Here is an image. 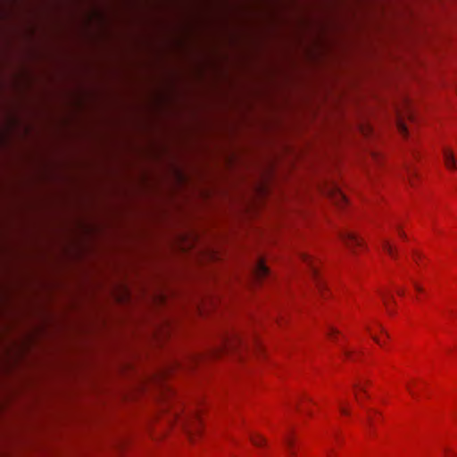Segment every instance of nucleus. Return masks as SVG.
Masks as SVG:
<instances>
[{
	"label": "nucleus",
	"instance_id": "2eb2a0df",
	"mask_svg": "<svg viewBox=\"0 0 457 457\" xmlns=\"http://www.w3.org/2000/svg\"><path fill=\"white\" fill-rule=\"evenodd\" d=\"M354 386L359 389L360 391H363V393H366L365 392V389L363 388V386L361 385H354Z\"/></svg>",
	"mask_w": 457,
	"mask_h": 457
},
{
	"label": "nucleus",
	"instance_id": "ddd939ff",
	"mask_svg": "<svg viewBox=\"0 0 457 457\" xmlns=\"http://www.w3.org/2000/svg\"><path fill=\"white\" fill-rule=\"evenodd\" d=\"M381 295V297L385 303L386 305H387V299H389L391 297V295L390 294H386V293H380Z\"/></svg>",
	"mask_w": 457,
	"mask_h": 457
},
{
	"label": "nucleus",
	"instance_id": "39448f33",
	"mask_svg": "<svg viewBox=\"0 0 457 457\" xmlns=\"http://www.w3.org/2000/svg\"><path fill=\"white\" fill-rule=\"evenodd\" d=\"M270 274L269 268L266 266L263 260L260 259L255 263L253 268V275L256 279L261 280Z\"/></svg>",
	"mask_w": 457,
	"mask_h": 457
},
{
	"label": "nucleus",
	"instance_id": "aec40b11",
	"mask_svg": "<svg viewBox=\"0 0 457 457\" xmlns=\"http://www.w3.org/2000/svg\"><path fill=\"white\" fill-rule=\"evenodd\" d=\"M399 235H400L402 237H405L404 233H403V231H401V230H399Z\"/></svg>",
	"mask_w": 457,
	"mask_h": 457
},
{
	"label": "nucleus",
	"instance_id": "0eeeda50",
	"mask_svg": "<svg viewBox=\"0 0 457 457\" xmlns=\"http://www.w3.org/2000/svg\"><path fill=\"white\" fill-rule=\"evenodd\" d=\"M381 245L384 251H386L392 258H395V248L392 245L390 241L386 238L381 240Z\"/></svg>",
	"mask_w": 457,
	"mask_h": 457
},
{
	"label": "nucleus",
	"instance_id": "20e7f679",
	"mask_svg": "<svg viewBox=\"0 0 457 457\" xmlns=\"http://www.w3.org/2000/svg\"><path fill=\"white\" fill-rule=\"evenodd\" d=\"M443 156H444V162L445 165L449 170H454L456 169L457 165V156L456 153L453 151L450 148H444L443 149Z\"/></svg>",
	"mask_w": 457,
	"mask_h": 457
},
{
	"label": "nucleus",
	"instance_id": "dca6fc26",
	"mask_svg": "<svg viewBox=\"0 0 457 457\" xmlns=\"http://www.w3.org/2000/svg\"><path fill=\"white\" fill-rule=\"evenodd\" d=\"M407 389H408V391L410 392V394H411L413 397H415V393L411 390V388L409 386H407Z\"/></svg>",
	"mask_w": 457,
	"mask_h": 457
},
{
	"label": "nucleus",
	"instance_id": "4468645a",
	"mask_svg": "<svg viewBox=\"0 0 457 457\" xmlns=\"http://www.w3.org/2000/svg\"><path fill=\"white\" fill-rule=\"evenodd\" d=\"M413 286L415 287V289L419 292H421L423 289L420 286H419L417 283L413 282Z\"/></svg>",
	"mask_w": 457,
	"mask_h": 457
},
{
	"label": "nucleus",
	"instance_id": "423d86ee",
	"mask_svg": "<svg viewBox=\"0 0 457 457\" xmlns=\"http://www.w3.org/2000/svg\"><path fill=\"white\" fill-rule=\"evenodd\" d=\"M302 258H303V261L310 266L313 277L315 278V279H317V286L319 287L320 289H321L322 285H321V282L318 281V278H317L318 271L316 270L313 259L308 254H303Z\"/></svg>",
	"mask_w": 457,
	"mask_h": 457
},
{
	"label": "nucleus",
	"instance_id": "1a4fd4ad",
	"mask_svg": "<svg viewBox=\"0 0 457 457\" xmlns=\"http://www.w3.org/2000/svg\"><path fill=\"white\" fill-rule=\"evenodd\" d=\"M397 128H398L399 132H400L403 136L407 137V135H408V133H409V132H408V129H407V127H406L405 123H404L403 120H398V122H397Z\"/></svg>",
	"mask_w": 457,
	"mask_h": 457
},
{
	"label": "nucleus",
	"instance_id": "9b49d317",
	"mask_svg": "<svg viewBox=\"0 0 457 457\" xmlns=\"http://www.w3.org/2000/svg\"><path fill=\"white\" fill-rule=\"evenodd\" d=\"M407 176H408L409 184L411 187H414L413 178L416 176L415 172L413 170H411V169H408L407 170Z\"/></svg>",
	"mask_w": 457,
	"mask_h": 457
},
{
	"label": "nucleus",
	"instance_id": "f03ea898",
	"mask_svg": "<svg viewBox=\"0 0 457 457\" xmlns=\"http://www.w3.org/2000/svg\"><path fill=\"white\" fill-rule=\"evenodd\" d=\"M241 341L240 336L235 331H228L220 336V343L224 348H234L241 344Z\"/></svg>",
	"mask_w": 457,
	"mask_h": 457
},
{
	"label": "nucleus",
	"instance_id": "7ed1b4c3",
	"mask_svg": "<svg viewBox=\"0 0 457 457\" xmlns=\"http://www.w3.org/2000/svg\"><path fill=\"white\" fill-rule=\"evenodd\" d=\"M328 195L331 197L332 201L335 203V204L338 206H343L347 203L345 195L337 186L330 187V188L328 189Z\"/></svg>",
	"mask_w": 457,
	"mask_h": 457
},
{
	"label": "nucleus",
	"instance_id": "9d476101",
	"mask_svg": "<svg viewBox=\"0 0 457 457\" xmlns=\"http://www.w3.org/2000/svg\"><path fill=\"white\" fill-rule=\"evenodd\" d=\"M338 408H339V411L344 414V415H348L349 414V411L345 405V403L342 400H339L338 401Z\"/></svg>",
	"mask_w": 457,
	"mask_h": 457
},
{
	"label": "nucleus",
	"instance_id": "f3484780",
	"mask_svg": "<svg viewBox=\"0 0 457 457\" xmlns=\"http://www.w3.org/2000/svg\"><path fill=\"white\" fill-rule=\"evenodd\" d=\"M450 451L448 449H445V457H450Z\"/></svg>",
	"mask_w": 457,
	"mask_h": 457
},
{
	"label": "nucleus",
	"instance_id": "6e6552de",
	"mask_svg": "<svg viewBox=\"0 0 457 457\" xmlns=\"http://www.w3.org/2000/svg\"><path fill=\"white\" fill-rule=\"evenodd\" d=\"M250 439H251L252 443L256 446H261L263 444H265V439L262 436H258V435H252L250 436Z\"/></svg>",
	"mask_w": 457,
	"mask_h": 457
},
{
	"label": "nucleus",
	"instance_id": "f8f14e48",
	"mask_svg": "<svg viewBox=\"0 0 457 457\" xmlns=\"http://www.w3.org/2000/svg\"><path fill=\"white\" fill-rule=\"evenodd\" d=\"M284 443L287 446L290 453L294 454V452H293V449H292V447H293V440L291 439V437L286 436L285 439H284Z\"/></svg>",
	"mask_w": 457,
	"mask_h": 457
},
{
	"label": "nucleus",
	"instance_id": "412c9836",
	"mask_svg": "<svg viewBox=\"0 0 457 457\" xmlns=\"http://www.w3.org/2000/svg\"><path fill=\"white\" fill-rule=\"evenodd\" d=\"M179 177L181 179H183V175H182V174H180V173H179Z\"/></svg>",
	"mask_w": 457,
	"mask_h": 457
},
{
	"label": "nucleus",
	"instance_id": "6ab92c4d",
	"mask_svg": "<svg viewBox=\"0 0 457 457\" xmlns=\"http://www.w3.org/2000/svg\"><path fill=\"white\" fill-rule=\"evenodd\" d=\"M397 294L400 295H403L404 294V292L403 289H399V290H397Z\"/></svg>",
	"mask_w": 457,
	"mask_h": 457
},
{
	"label": "nucleus",
	"instance_id": "f257e3e1",
	"mask_svg": "<svg viewBox=\"0 0 457 457\" xmlns=\"http://www.w3.org/2000/svg\"><path fill=\"white\" fill-rule=\"evenodd\" d=\"M341 239L344 241L345 245L353 253H356V248L362 247L363 243L361 238H360L353 231H343L340 234Z\"/></svg>",
	"mask_w": 457,
	"mask_h": 457
},
{
	"label": "nucleus",
	"instance_id": "a211bd4d",
	"mask_svg": "<svg viewBox=\"0 0 457 457\" xmlns=\"http://www.w3.org/2000/svg\"><path fill=\"white\" fill-rule=\"evenodd\" d=\"M373 339H374V340H375L378 345H381L380 340H379L378 337H376L375 336H373Z\"/></svg>",
	"mask_w": 457,
	"mask_h": 457
}]
</instances>
